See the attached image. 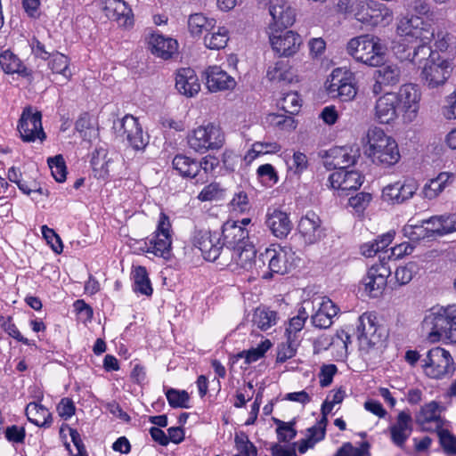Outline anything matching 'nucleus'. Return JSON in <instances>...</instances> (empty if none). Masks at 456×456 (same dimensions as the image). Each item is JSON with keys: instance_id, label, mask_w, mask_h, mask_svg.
<instances>
[{"instance_id": "obj_1", "label": "nucleus", "mask_w": 456, "mask_h": 456, "mask_svg": "<svg viewBox=\"0 0 456 456\" xmlns=\"http://www.w3.org/2000/svg\"><path fill=\"white\" fill-rule=\"evenodd\" d=\"M411 8L415 14L402 18L396 26V34L403 42L415 45L412 52L406 53L403 44L394 46L395 54L402 60H408L417 64L419 52H426V45H429L435 39L436 28L434 26V13L427 0H414Z\"/></svg>"}, {"instance_id": "obj_13", "label": "nucleus", "mask_w": 456, "mask_h": 456, "mask_svg": "<svg viewBox=\"0 0 456 456\" xmlns=\"http://www.w3.org/2000/svg\"><path fill=\"white\" fill-rule=\"evenodd\" d=\"M325 87L330 94L338 96L344 102L353 100L357 94L354 85V76L350 70L345 68L333 69L327 78Z\"/></svg>"}, {"instance_id": "obj_23", "label": "nucleus", "mask_w": 456, "mask_h": 456, "mask_svg": "<svg viewBox=\"0 0 456 456\" xmlns=\"http://www.w3.org/2000/svg\"><path fill=\"white\" fill-rule=\"evenodd\" d=\"M265 225L271 233L278 239H285L292 231L289 215L280 208L270 207L265 214Z\"/></svg>"}, {"instance_id": "obj_17", "label": "nucleus", "mask_w": 456, "mask_h": 456, "mask_svg": "<svg viewBox=\"0 0 456 456\" xmlns=\"http://www.w3.org/2000/svg\"><path fill=\"white\" fill-rule=\"evenodd\" d=\"M356 335L361 351L369 353L381 341L376 316L371 313H363L358 318Z\"/></svg>"}, {"instance_id": "obj_50", "label": "nucleus", "mask_w": 456, "mask_h": 456, "mask_svg": "<svg viewBox=\"0 0 456 456\" xmlns=\"http://www.w3.org/2000/svg\"><path fill=\"white\" fill-rule=\"evenodd\" d=\"M134 290L145 296L152 294V287L145 267L138 266L134 271Z\"/></svg>"}, {"instance_id": "obj_14", "label": "nucleus", "mask_w": 456, "mask_h": 456, "mask_svg": "<svg viewBox=\"0 0 456 456\" xmlns=\"http://www.w3.org/2000/svg\"><path fill=\"white\" fill-rule=\"evenodd\" d=\"M419 189L418 182L411 177L387 184L381 191V199L390 205H401L413 198Z\"/></svg>"}, {"instance_id": "obj_32", "label": "nucleus", "mask_w": 456, "mask_h": 456, "mask_svg": "<svg viewBox=\"0 0 456 456\" xmlns=\"http://www.w3.org/2000/svg\"><path fill=\"white\" fill-rule=\"evenodd\" d=\"M175 88L181 94L187 97L198 94L200 91V83L194 69L191 68L178 69L175 76Z\"/></svg>"}, {"instance_id": "obj_42", "label": "nucleus", "mask_w": 456, "mask_h": 456, "mask_svg": "<svg viewBox=\"0 0 456 456\" xmlns=\"http://www.w3.org/2000/svg\"><path fill=\"white\" fill-rule=\"evenodd\" d=\"M354 163V157L346 148H335L330 151L326 166L336 170L346 169Z\"/></svg>"}, {"instance_id": "obj_34", "label": "nucleus", "mask_w": 456, "mask_h": 456, "mask_svg": "<svg viewBox=\"0 0 456 456\" xmlns=\"http://www.w3.org/2000/svg\"><path fill=\"white\" fill-rule=\"evenodd\" d=\"M392 442L398 447H403L412 432L411 417L403 411L397 415L395 424L389 427Z\"/></svg>"}, {"instance_id": "obj_63", "label": "nucleus", "mask_w": 456, "mask_h": 456, "mask_svg": "<svg viewBox=\"0 0 456 456\" xmlns=\"http://www.w3.org/2000/svg\"><path fill=\"white\" fill-rule=\"evenodd\" d=\"M224 196V190L217 183L205 186L198 195V200L204 201L218 200Z\"/></svg>"}, {"instance_id": "obj_49", "label": "nucleus", "mask_w": 456, "mask_h": 456, "mask_svg": "<svg viewBox=\"0 0 456 456\" xmlns=\"http://www.w3.org/2000/svg\"><path fill=\"white\" fill-rule=\"evenodd\" d=\"M278 319L277 312L268 308H256L253 322L261 330H267L277 323Z\"/></svg>"}, {"instance_id": "obj_7", "label": "nucleus", "mask_w": 456, "mask_h": 456, "mask_svg": "<svg viewBox=\"0 0 456 456\" xmlns=\"http://www.w3.org/2000/svg\"><path fill=\"white\" fill-rule=\"evenodd\" d=\"M428 45H426V52H419L421 59H426L425 64L420 72V77L430 88H436L444 85L448 79L452 65L450 61L435 54Z\"/></svg>"}, {"instance_id": "obj_62", "label": "nucleus", "mask_w": 456, "mask_h": 456, "mask_svg": "<svg viewBox=\"0 0 456 456\" xmlns=\"http://www.w3.org/2000/svg\"><path fill=\"white\" fill-rule=\"evenodd\" d=\"M41 232L44 239L51 247L53 251L56 254H61L63 250V244L61 237L54 232V230L49 228L47 225H43L41 227Z\"/></svg>"}, {"instance_id": "obj_9", "label": "nucleus", "mask_w": 456, "mask_h": 456, "mask_svg": "<svg viewBox=\"0 0 456 456\" xmlns=\"http://www.w3.org/2000/svg\"><path fill=\"white\" fill-rule=\"evenodd\" d=\"M424 374L435 379H441L454 371V362L449 351L436 346L427 352L421 360Z\"/></svg>"}, {"instance_id": "obj_57", "label": "nucleus", "mask_w": 456, "mask_h": 456, "mask_svg": "<svg viewBox=\"0 0 456 456\" xmlns=\"http://www.w3.org/2000/svg\"><path fill=\"white\" fill-rule=\"evenodd\" d=\"M234 442L236 450L238 451L237 454L244 456L257 455L256 446L249 441L248 436L245 433L240 432V434H236Z\"/></svg>"}, {"instance_id": "obj_24", "label": "nucleus", "mask_w": 456, "mask_h": 456, "mask_svg": "<svg viewBox=\"0 0 456 456\" xmlns=\"http://www.w3.org/2000/svg\"><path fill=\"white\" fill-rule=\"evenodd\" d=\"M309 301L314 303L312 308H316L311 316L313 325L319 329L330 327L333 318L338 313V307L328 297H318Z\"/></svg>"}, {"instance_id": "obj_47", "label": "nucleus", "mask_w": 456, "mask_h": 456, "mask_svg": "<svg viewBox=\"0 0 456 456\" xmlns=\"http://www.w3.org/2000/svg\"><path fill=\"white\" fill-rule=\"evenodd\" d=\"M229 41V30L225 27H218L216 31L204 37V45L211 50H220L226 46Z\"/></svg>"}, {"instance_id": "obj_3", "label": "nucleus", "mask_w": 456, "mask_h": 456, "mask_svg": "<svg viewBox=\"0 0 456 456\" xmlns=\"http://www.w3.org/2000/svg\"><path fill=\"white\" fill-rule=\"evenodd\" d=\"M364 147L369 158L377 165L392 167L401 159L395 139L379 127H372L367 131Z\"/></svg>"}, {"instance_id": "obj_8", "label": "nucleus", "mask_w": 456, "mask_h": 456, "mask_svg": "<svg viewBox=\"0 0 456 456\" xmlns=\"http://www.w3.org/2000/svg\"><path fill=\"white\" fill-rule=\"evenodd\" d=\"M116 135L123 142H126L134 151H143L149 143V136L144 134L142 127L137 118L126 114L113 123Z\"/></svg>"}, {"instance_id": "obj_5", "label": "nucleus", "mask_w": 456, "mask_h": 456, "mask_svg": "<svg viewBox=\"0 0 456 456\" xmlns=\"http://www.w3.org/2000/svg\"><path fill=\"white\" fill-rule=\"evenodd\" d=\"M186 142L194 152L204 154L223 148L225 143V134L218 124L203 123L188 132Z\"/></svg>"}, {"instance_id": "obj_35", "label": "nucleus", "mask_w": 456, "mask_h": 456, "mask_svg": "<svg viewBox=\"0 0 456 456\" xmlns=\"http://www.w3.org/2000/svg\"><path fill=\"white\" fill-rule=\"evenodd\" d=\"M0 67L4 73L7 75H18L20 77L30 78L32 71L25 63L10 50H5L0 53Z\"/></svg>"}, {"instance_id": "obj_18", "label": "nucleus", "mask_w": 456, "mask_h": 456, "mask_svg": "<svg viewBox=\"0 0 456 456\" xmlns=\"http://www.w3.org/2000/svg\"><path fill=\"white\" fill-rule=\"evenodd\" d=\"M390 274V267L385 262L371 265L362 280L361 284L363 291L370 297H379L387 286V278Z\"/></svg>"}, {"instance_id": "obj_41", "label": "nucleus", "mask_w": 456, "mask_h": 456, "mask_svg": "<svg viewBox=\"0 0 456 456\" xmlns=\"http://www.w3.org/2000/svg\"><path fill=\"white\" fill-rule=\"evenodd\" d=\"M281 150V146L277 142H255L246 152L244 160L250 164L260 156L275 154Z\"/></svg>"}, {"instance_id": "obj_26", "label": "nucleus", "mask_w": 456, "mask_h": 456, "mask_svg": "<svg viewBox=\"0 0 456 456\" xmlns=\"http://www.w3.org/2000/svg\"><path fill=\"white\" fill-rule=\"evenodd\" d=\"M222 242L228 249L232 250L242 246L251 245L248 231L239 224V222L228 220L223 225Z\"/></svg>"}, {"instance_id": "obj_2", "label": "nucleus", "mask_w": 456, "mask_h": 456, "mask_svg": "<svg viewBox=\"0 0 456 456\" xmlns=\"http://www.w3.org/2000/svg\"><path fill=\"white\" fill-rule=\"evenodd\" d=\"M338 6L359 22L371 27L389 25L394 19L392 10L375 0H341Z\"/></svg>"}, {"instance_id": "obj_28", "label": "nucleus", "mask_w": 456, "mask_h": 456, "mask_svg": "<svg viewBox=\"0 0 456 456\" xmlns=\"http://www.w3.org/2000/svg\"><path fill=\"white\" fill-rule=\"evenodd\" d=\"M329 183L332 189L344 192L360 188L363 177L356 170L340 169L330 175Z\"/></svg>"}, {"instance_id": "obj_30", "label": "nucleus", "mask_w": 456, "mask_h": 456, "mask_svg": "<svg viewBox=\"0 0 456 456\" xmlns=\"http://www.w3.org/2000/svg\"><path fill=\"white\" fill-rule=\"evenodd\" d=\"M456 175L452 172H440L436 177L428 180L421 189L424 200H433L455 181Z\"/></svg>"}, {"instance_id": "obj_51", "label": "nucleus", "mask_w": 456, "mask_h": 456, "mask_svg": "<svg viewBox=\"0 0 456 456\" xmlns=\"http://www.w3.org/2000/svg\"><path fill=\"white\" fill-rule=\"evenodd\" d=\"M110 164L111 160L106 157V154L97 151L91 160L94 176L98 179H106L109 177Z\"/></svg>"}, {"instance_id": "obj_11", "label": "nucleus", "mask_w": 456, "mask_h": 456, "mask_svg": "<svg viewBox=\"0 0 456 456\" xmlns=\"http://www.w3.org/2000/svg\"><path fill=\"white\" fill-rule=\"evenodd\" d=\"M398 99V109L403 124L414 122L420 110L422 94L419 86L413 83H406L395 93Z\"/></svg>"}, {"instance_id": "obj_22", "label": "nucleus", "mask_w": 456, "mask_h": 456, "mask_svg": "<svg viewBox=\"0 0 456 456\" xmlns=\"http://www.w3.org/2000/svg\"><path fill=\"white\" fill-rule=\"evenodd\" d=\"M205 85L211 93L232 91L236 87V80L217 65L208 66L203 72Z\"/></svg>"}, {"instance_id": "obj_48", "label": "nucleus", "mask_w": 456, "mask_h": 456, "mask_svg": "<svg viewBox=\"0 0 456 456\" xmlns=\"http://www.w3.org/2000/svg\"><path fill=\"white\" fill-rule=\"evenodd\" d=\"M265 120L269 126L283 132H292L297 126V123L293 117L283 114L269 113L266 116Z\"/></svg>"}, {"instance_id": "obj_6", "label": "nucleus", "mask_w": 456, "mask_h": 456, "mask_svg": "<svg viewBox=\"0 0 456 456\" xmlns=\"http://www.w3.org/2000/svg\"><path fill=\"white\" fill-rule=\"evenodd\" d=\"M172 225L169 217L160 212L156 230L145 239L142 249L155 256L169 259L172 256Z\"/></svg>"}, {"instance_id": "obj_33", "label": "nucleus", "mask_w": 456, "mask_h": 456, "mask_svg": "<svg viewBox=\"0 0 456 456\" xmlns=\"http://www.w3.org/2000/svg\"><path fill=\"white\" fill-rule=\"evenodd\" d=\"M103 10L106 16L116 20L119 26L128 27L133 24V12L124 0H105Z\"/></svg>"}, {"instance_id": "obj_53", "label": "nucleus", "mask_w": 456, "mask_h": 456, "mask_svg": "<svg viewBox=\"0 0 456 456\" xmlns=\"http://www.w3.org/2000/svg\"><path fill=\"white\" fill-rule=\"evenodd\" d=\"M47 163L55 181L58 183L64 182L67 175V167L62 155L49 158Z\"/></svg>"}, {"instance_id": "obj_55", "label": "nucleus", "mask_w": 456, "mask_h": 456, "mask_svg": "<svg viewBox=\"0 0 456 456\" xmlns=\"http://www.w3.org/2000/svg\"><path fill=\"white\" fill-rule=\"evenodd\" d=\"M256 176L260 183L267 187H271L277 183L279 180L278 174L271 164H264L257 167Z\"/></svg>"}, {"instance_id": "obj_46", "label": "nucleus", "mask_w": 456, "mask_h": 456, "mask_svg": "<svg viewBox=\"0 0 456 456\" xmlns=\"http://www.w3.org/2000/svg\"><path fill=\"white\" fill-rule=\"evenodd\" d=\"M48 67L53 73L62 75L67 80H69L72 74L69 69V59L59 52L53 53L47 59Z\"/></svg>"}, {"instance_id": "obj_21", "label": "nucleus", "mask_w": 456, "mask_h": 456, "mask_svg": "<svg viewBox=\"0 0 456 456\" xmlns=\"http://www.w3.org/2000/svg\"><path fill=\"white\" fill-rule=\"evenodd\" d=\"M268 10L272 17L270 29L287 28L296 21V10L286 0H270Z\"/></svg>"}, {"instance_id": "obj_56", "label": "nucleus", "mask_w": 456, "mask_h": 456, "mask_svg": "<svg viewBox=\"0 0 456 456\" xmlns=\"http://www.w3.org/2000/svg\"><path fill=\"white\" fill-rule=\"evenodd\" d=\"M169 405L173 408H188L189 394L185 390L170 388L166 392Z\"/></svg>"}, {"instance_id": "obj_12", "label": "nucleus", "mask_w": 456, "mask_h": 456, "mask_svg": "<svg viewBox=\"0 0 456 456\" xmlns=\"http://www.w3.org/2000/svg\"><path fill=\"white\" fill-rule=\"evenodd\" d=\"M261 263L268 261V272H264L263 279H270L274 273L285 274L289 273L294 266L295 252L290 248L278 247L267 248L264 254L260 256Z\"/></svg>"}, {"instance_id": "obj_25", "label": "nucleus", "mask_w": 456, "mask_h": 456, "mask_svg": "<svg viewBox=\"0 0 456 456\" xmlns=\"http://www.w3.org/2000/svg\"><path fill=\"white\" fill-rule=\"evenodd\" d=\"M269 40L273 50L281 56L289 57L297 53L302 45L299 34L288 30L282 34L272 33Z\"/></svg>"}, {"instance_id": "obj_37", "label": "nucleus", "mask_w": 456, "mask_h": 456, "mask_svg": "<svg viewBox=\"0 0 456 456\" xmlns=\"http://www.w3.org/2000/svg\"><path fill=\"white\" fill-rule=\"evenodd\" d=\"M173 167L179 175L183 177L193 178L197 176L202 167L204 170L208 169V160L207 158L203 159L202 162L187 157L185 155H176L173 159Z\"/></svg>"}, {"instance_id": "obj_61", "label": "nucleus", "mask_w": 456, "mask_h": 456, "mask_svg": "<svg viewBox=\"0 0 456 456\" xmlns=\"http://www.w3.org/2000/svg\"><path fill=\"white\" fill-rule=\"evenodd\" d=\"M434 221L440 222L436 234L445 235L456 232V214L434 216Z\"/></svg>"}, {"instance_id": "obj_64", "label": "nucleus", "mask_w": 456, "mask_h": 456, "mask_svg": "<svg viewBox=\"0 0 456 456\" xmlns=\"http://www.w3.org/2000/svg\"><path fill=\"white\" fill-rule=\"evenodd\" d=\"M334 456H370L369 445L362 444L360 447H354L351 443H345Z\"/></svg>"}, {"instance_id": "obj_27", "label": "nucleus", "mask_w": 456, "mask_h": 456, "mask_svg": "<svg viewBox=\"0 0 456 456\" xmlns=\"http://www.w3.org/2000/svg\"><path fill=\"white\" fill-rule=\"evenodd\" d=\"M398 99L395 92L379 96L375 103L374 117L380 124H390L397 118Z\"/></svg>"}, {"instance_id": "obj_52", "label": "nucleus", "mask_w": 456, "mask_h": 456, "mask_svg": "<svg viewBox=\"0 0 456 456\" xmlns=\"http://www.w3.org/2000/svg\"><path fill=\"white\" fill-rule=\"evenodd\" d=\"M272 347V342L265 339L256 347L244 350L238 354V358H244L245 362L250 364L265 356V353Z\"/></svg>"}, {"instance_id": "obj_10", "label": "nucleus", "mask_w": 456, "mask_h": 456, "mask_svg": "<svg viewBox=\"0 0 456 456\" xmlns=\"http://www.w3.org/2000/svg\"><path fill=\"white\" fill-rule=\"evenodd\" d=\"M450 311L451 305H436L426 311L421 329L428 342L437 343L445 338Z\"/></svg>"}, {"instance_id": "obj_19", "label": "nucleus", "mask_w": 456, "mask_h": 456, "mask_svg": "<svg viewBox=\"0 0 456 456\" xmlns=\"http://www.w3.org/2000/svg\"><path fill=\"white\" fill-rule=\"evenodd\" d=\"M192 244L201 251L204 259L210 262L217 259L224 248L221 234L217 232L196 231Z\"/></svg>"}, {"instance_id": "obj_43", "label": "nucleus", "mask_w": 456, "mask_h": 456, "mask_svg": "<svg viewBox=\"0 0 456 456\" xmlns=\"http://www.w3.org/2000/svg\"><path fill=\"white\" fill-rule=\"evenodd\" d=\"M351 343V337L345 330H337L330 338V349L337 360H344L348 354V345Z\"/></svg>"}, {"instance_id": "obj_59", "label": "nucleus", "mask_w": 456, "mask_h": 456, "mask_svg": "<svg viewBox=\"0 0 456 456\" xmlns=\"http://www.w3.org/2000/svg\"><path fill=\"white\" fill-rule=\"evenodd\" d=\"M299 343V341L286 338V342L279 345L276 356L277 362H285L292 358L296 354Z\"/></svg>"}, {"instance_id": "obj_36", "label": "nucleus", "mask_w": 456, "mask_h": 456, "mask_svg": "<svg viewBox=\"0 0 456 456\" xmlns=\"http://www.w3.org/2000/svg\"><path fill=\"white\" fill-rule=\"evenodd\" d=\"M308 307H314V303L304 301L298 308L297 315L291 317L285 325V337L300 342V333L309 317Z\"/></svg>"}, {"instance_id": "obj_29", "label": "nucleus", "mask_w": 456, "mask_h": 456, "mask_svg": "<svg viewBox=\"0 0 456 456\" xmlns=\"http://www.w3.org/2000/svg\"><path fill=\"white\" fill-rule=\"evenodd\" d=\"M231 251L229 267L232 271L240 273L244 271H251L256 265V251L253 244L242 246Z\"/></svg>"}, {"instance_id": "obj_4", "label": "nucleus", "mask_w": 456, "mask_h": 456, "mask_svg": "<svg viewBox=\"0 0 456 456\" xmlns=\"http://www.w3.org/2000/svg\"><path fill=\"white\" fill-rule=\"evenodd\" d=\"M386 50L382 40L370 34L353 37L346 45V51L350 56L370 67H379L384 63Z\"/></svg>"}, {"instance_id": "obj_60", "label": "nucleus", "mask_w": 456, "mask_h": 456, "mask_svg": "<svg viewBox=\"0 0 456 456\" xmlns=\"http://www.w3.org/2000/svg\"><path fill=\"white\" fill-rule=\"evenodd\" d=\"M424 224V220L419 224H412L411 220H410L403 228L404 236L411 240H419L425 238L428 236V232Z\"/></svg>"}, {"instance_id": "obj_31", "label": "nucleus", "mask_w": 456, "mask_h": 456, "mask_svg": "<svg viewBox=\"0 0 456 456\" xmlns=\"http://www.w3.org/2000/svg\"><path fill=\"white\" fill-rule=\"evenodd\" d=\"M148 44L151 53L163 60L170 59L178 51L175 39L155 32L150 35Z\"/></svg>"}, {"instance_id": "obj_40", "label": "nucleus", "mask_w": 456, "mask_h": 456, "mask_svg": "<svg viewBox=\"0 0 456 456\" xmlns=\"http://www.w3.org/2000/svg\"><path fill=\"white\" fill-rule=\"evenodd\" d=\"M266 77L272 82L291 83L294 79V73L288 61H278L268 67Z\"/></svg>"}, {"instance_id": "obj_58", "label": "nucleus", "mask_w": 456, "mask_h": 456, "mask_svg": "<svg viewBox=\"0 0 456 456\" xmlns=\"http://www.w3.org/2000/svg\"><path fill=\"white\" fill-rule=\"evenodd\" d=\"M286 162L288 169L297 175H301L308 167V159L305 153L300 151H295Z\"/></svg>"}, {"instance_id": "obj_45", "label": "nucleus", "mask_w": 456, "mask_h": 456, "mask_svg": "<svg viewBox=\"0 0 456 456\" xmlns=\"http://www.w3.org/2000/svg\"><path fill=\"white\" fill-rule=\"evenodd\" d=\"M375 71V77L379 78V82L384 86H393L397 85L401 79V69L396 64L380 65Z\"/></svg>"}, {"instance_id": "obj_16", "label": "nucleus", "mask_w": 456, "mask_h": 456, "mask_svg": "<svg viewBox=\"0 0 456 456\" xmlns=\"http://www.w3.org/2000/svg\"><path fill=\"white\" fill-rule=\"evenodd\" d=\"M17 127L23 142H43L45 138L41 112L34 110L32 107H26L23 110Z\"/></svg>"}, {"instance_id": "obj_20", "label": "nucleus", "mask_w": 456, "mask_h": 456, "mask_svg": "<svg viewBox=\"0 0 456 456\" xmlns=\"http://www.w3.org/2000/svg\"><path fill=\"white\" fill-rule=\"evenodd\" d=\"M444 406L441 402L430 401L424 403L415 415L416 422L426 430H436L443 428L444 419L442 413Z\"/></svg>"}, {"instance_id": "obj_44", "label": "nucleus", "mask_w": 456, "mask_h": 456, "mask_svg": "<svg viewBox=\"0 0 456 456\" xmlns=\"http://www.w3.org/2000/svg\"><path fill=\"white\" fill-rule=\"evenodd\" d=\"M215 27V20L208 19L202 13H193L188 19V29L190 34L196 37L204 32H208Z\"/></svg>"}, {"instance_id": "obj_38", "label": "nucleus", "mask_w": 456, "mask_h": 456, "mask_svg": "<svg viewBox=\"0 0 456 456\" xmlns=\"http://www.w3.org/2000/svg\"><path fill=\"white\" fill-rule=\"evenodd\" d=\"M326 420L320 419L315 425L309 428L305 438L297 443L299 453H305L309 449L314 448L318 442L323 440L326 434Z\"/></svg>"}, {"instance_id": "obj_54", "label": "nucleus", "mask_w": 456, "mask_h": 456, "mask_svg": "<svg viewBox=\"0 0 456 456\" xmlns=\"http://www.w3.org/2000/svg\"><path fill=\"white\" fill-rule=\"evenodd\" d=\"M279 105L285 112L294 115L300 110L302 100L297 92H289L280 100Z\"/></svg>"}, {"instance_id": "obj_39", "label": "nucleus", "mask_w": 456, "mask_h": 456, "mask_svg": "<svg viewBox=\"0 0 456 456\" xmlns=\"http://www.w3.org/2000/svg\"><path fill=\"white\" fill-rule=\"evenodd\" d=\"M28 419L37 427H50L52 415L49 410L39 403H29L25 410Z\"/></svg>"}, {"instance_id": "obj_15", "label": "nucleus", "mask_w": 456, "mask_h": 456, "mask_svg": "<svg viewBox=\"0 0 456 456\" xmlns=\"http://www.w3.org/2000/svg\"><path fill=\"white\" fill-rule=\"evenodd\" d=\"M297 235L305 246L320 242L325 237L321 217L314 211H307L298 220Z\"/></svg>"}]
</instances>
